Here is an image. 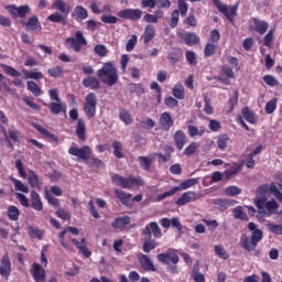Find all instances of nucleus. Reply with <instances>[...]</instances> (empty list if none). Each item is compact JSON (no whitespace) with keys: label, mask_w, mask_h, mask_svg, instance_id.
Masks as SVG:
<instances>
[{"label":"nucleus","mask_w":282,"mask_h":282,"mask_svg":"<svg viewBox=\"0 0 282 282\" xmlns=\"http://www.w3.org/2000/svg\"><path fill=\"white\" fill-rule=\"evenodd\" d=\"M248 230L251 232V236L243 234L240 237V246L246 252H254L259 242L263 240V230L259 229V226L254 223L248 224Z\"/></svg>","instance_id":"nucleus-1"},{"label":"nucleus","mask_w":282,"mask_h":282,"mask_svg":"<svg viewBox=\"0 0 282 282\" xmlns=\"http://www.w3.org/2000/svg\"><path fill=\"white\" fill-rule=\"evenodd\" d=\"M97 76L104 85H107L108 87H113L118 83V68H116V65L113 63H106L104 66L97 70Z\"/></svg>","instance_id":"nucleus-2"},{"label":"nucleus","mask_w":282,"mask_h":282,"mask_svg":"<svg viewBox=\"0 0 282 282\" xmlns=\"http://www.w3.org/2000/svg\"><path fill=\"white\" fill-rule=\"evenodd\" d=\"M111 180L112 183L116 184V186H121V188H133V186H144V181L135 176L124 177L118 174H113Z\"/></svg>","instance_id":"nucleus-3"},{"label":"nucleus","mask_w":282,"mask_h":282,"mask_svg":"<svg viewBox=\"0 0 282 282\" xmlns=\"http://www.w3.org/2000/svg\"><path fill=\"white\" fill-rule=\"evenodd\" d=\"M214 6L217 8L218 12H221L226 17V19L232 23L235 21V17H237V10H239V2L236 4L228 7L224 4L220 0H212Z\"/></svg>","instance_id":"nucleus-4"},{"label":"nucleus","mask_w":282,"mask_h":282,"mask_svg":"<svg viewBox=\"0 0 282 282\" xmlns=\"http://www.w3.org/2000/svg\"><path fill=\"white\" fill-rule=\"evenodd\" d=\"M68 155H73V158H78V160L87 162V160L91 158V148H89V145L78 148L73 143L68 149Z\"/></svg>","instance_id":"nucleus-5"},{"label":"nucleus","mask_w":282,"mask_h":282,"mask_svg":"<svg viewBox=\"0 0 282 282\" xmlns=\"http://www.w3.org/2000/svg\"><path fill=\"white\" fill-rule=\"evenodd\" d=\"M257 208L260 217H272V215H276V210H279V203L272 198L271 200H265L262 207Z\"/></svg>","instance_id":"nucleus-6"},{"label":"nucleus","mask_w":282,"mask_h":282,"mask_svg":"<svg viewBox=\"0 0 282 282\" xmlns=\"http://www.w3.org/2000/svg\"><path fill=\"white\" fill-rule=\"evenodd\" d=\"M66 43L69 45L70 50H74V52L78 53L80 50H83V45H87V40L80 31H76L75 37H68Z\"/></svg>","instance_id":"nucleus-7"},{"label":"nucleus","mask_w":282,"mask_h":282,"mask_svg":"<svg viewBox=\"0 0 282 282\" xmlns=\"http://www.w3.org/2000/svg\"><path fill=\"white\" fill-rule=\"evenodd\" d=\"M158 260L166 265H171V263L177 265V263H180V256H177V250L169 249L165 253H159Z\"/></svg>","instance_id":"nucleus-8"},{"label":"nucleus","mask_w":282,"mask_h":282,"mask_svg":"<svg viewBox=\"0 0 282 282\" xmlns=\"http://www.w3.org/2000/svg\"><path fill=\"white\" fill-rule=\"evenodd\" d=\"M268 191H270L268 185H260L258 187L253 199V204L257 208H262L263 204L268 202Z\"/></svg>","instance_id":"nucleus-9"},{"label":"nucleus","mask_w":282,"mask_h":282,"mask_svg":"<svg viewBox=\"0 0 282 282\" xmlns=\"http://www.w3.org/2000/svg\"><path fill=\"white\" fill-rule=\"evenodd\" d=\"M142 10L140 9H122L117 13L119 19H128L129 21H140L142 19Z\"/></svg>","instance_id":"nucleus-10"},{"label":"nucleus","mask_w":282,"mask_h":282,"mask_svg":"<svg viewBox=\"0 0 282 282\" xmlns=\"http://www.w3.org/2000/svg\"><path fill=\"white\" fill-rule=\"evenodd\" d=\"M6 9L12 15L13 19H17L18 17L20 19H23L25 18L26 14H30L32 12V9L28 4L20 6V7L9 6Z\"/></svg>","instance_id":"nucleus-11"},{"label":"nucleus","mask_w":282,"mask_h":282,"mask_svg":"<svg viewBox=\"0 0 282 282\" xmlns=\"http://www.w3.org/2000/svg\"><path fill=\"white\" fill-rule=\"evenodd\" d=\"M96 95L94 93L88 94L84 107V113H86L87 118H94L96 116Z\"/></svg>","instance_id":"nucleus-12"},{"label":"nucleus","mask_w":282,"mask_h":282,"mask_svg":"<svg viewBox=\"0 0 282 282\" xmlns=\"http://www.w3.org/2000/svg\"><path fill=\"white\" fill-rule=\"evenodd\" d=\"M158 246H160V242L151 238V235L149 234V229L145 230L143 236V247H142L143 252H145V254H149V252H151V250H155Z\"/></svg>","instance_id":"nucleus-13"},{"label":"nucleus","mask_w":282,"mask_h":282,"mask_svg":"<svg viewBox=\"0 0 282 282\" xmlns=\"http://www.w3.org/2000/svg\"><path fill=\"white\" fill-rule=\"evenodd\" d=\"M149 232L151 239H153V237L155 239H162V229H160V225H158V223L152 221L150 224H148L143 230H142V236H144V234Z\"/></svg>","instance_id":"nucleus-14"},{"label":"nucleus","mask_w":282,"mask_h":282,"mask_svg":"<svg viewBox=\"0 0 282 282\" xmlns=\"http://www.w3.org/2000/svg\"><path fill=\"white\" fill-rule=\"evenodd\" d=\"M31 274L35 282H45L47 281V275L45 274V269L39 263H33L31 269Z\"/></svg>","instance_id":"nucleus-15"},{"label":"nucleus","mask_w":282,"mask_h":282,"mask_svg":"<svg viewBox=\"0 0 282 282\" xmlns=\"http://www.w3.org/2000/svg\"><path fill=\"white\" fill-rule=\"evenodd\" d=\"M199 199V196L195 192H185L176 202V206H186V204H191V202H195Z\"/></svg>","instance_id":"nucleus-16"},{"label":"nucleus","mask_w":282,"mask_h":282,"mask_svg":"<svg viewBox=\"0 0 282 282\" xmlns=\"http://www.w3.org/2000/svg\"><path fill=\"white\" fill-rule=\"evenodd\" d=\"M25 30L26 32H41L43 30V26L41 25V22L39 21L37 15H32L25 23Z\"/></svg>","instance_id":"nucleus-17"},{"label":"nucleus","mask_w":282,"mask_h":282,"mask_svg":"<svg viewBox=\"0 0 282 282\" xmlns=\"http://www.w3.org/2000/svg\"><path fill=\"white\" fill-rule=\"evenodd\" d=\"M139 262L143 270H147V272H155V265L153 264V261L149 256L144 253H139Z\"/></svg>","instance_id":"nucleus-18"},{"label":"nucleus","mask_w":282,"mask_h":282,"mask_svg":"<svg viewBox=\"0 0 282 282\" xmlns=\"http://www.w3.org/2000/svg\"><path fill=\"white\" fill-rule=\"evenodd\" d=\"M10 272H12V262H10V257L6 254L0 261V275L10 276Z\"/></svg>","instance_id":"nucleus-19"},{"label":"nucleus","mask_w":282,"mask_h":282,"mask_svg":"<svg viewBox=\"0 0 282 282\" xmlns=\"http://www.w3.org/2000/svg\"><path fill=\"white\" fill-rule=\"evenodd\" d=\"M159 124L163 131H169L173 127V118L170 112H163L159 119Z\"/></svg>","instance_id":"nucleus-20"},{"label":"nucleus","mask_w":282,"mask_h":282,"mask_svg":"<svg viewBox=\"0 0 282 282\" xmlns=\"http://www.w3.org/2000/svg\"><path fill=\"white\" fill-rule=\"evenodd\" d=\"M243 161H239L238 163H234L232 166L225 172H223V175L226 180L234 177V175H237L239 171L243 169Z\"/></svg>","instance_id":"nucleus-21"},{"label":"nucleus","mask_w":282,"mask_h":282,"mask_svg":"<svg viewBox=\"0 0 282 282\" xmlns=\"http://www.w3.org/2000/svg\"><path fill=\"white\" fill-rule=\"evenodd\" d=\"M31 208L37 213L43 210V200H41V195L34 191L31 192Z\"/></svg>","instance_id":"nucleus-22"},{"label":"nucleus","mask_w":282,"mask_h":282,"mask_svg":"<svg viewBox=\"0 0 282 282\" xmlns=\"http://www.w3.org/2000/svg\"><path fill=\"white\" fill-rule=\"evenodd\" d=\"M67 232H72V235L80 234V231L76 227H67L59 234V243L65 250H69V245L65 242V235H67Z\"/></svg>","instance_id":"nucleus-23"},{"label":"nucleus","mask_w":282,"mask_h":282,"mask_svg":"<svg viewBox=\"0 0 282 282\" xmlns=\"http://www.w3.org/2000/svg\"><path fill=\"white\" fill-rule=\"evenodd\" d=\"M72 242L74 243V246L77 247L79 252L84 254V257H91V251H89V249L87 248V240L85 238H82L80 241H78L77 239H73Z\"/></svg>","instance_id":"nucleus-24"},{"label":"nucleus","mask_w":282,"mask_h":282,"mask_svg":"<svg viewBox=\"0 0 282 282\" xmlns=\"http://www.w3.org/2000/svg\"><path fill=\"white\" fill-rule=\"evenodd\" d=\"M116 196L117 198L123 204V206L131 207V197H133L130 193H126L122 189H116Z\"/></svg>","instance_id":"nucleus-25"},{"label":"nucleus","mask_w":282,"mask_h":282,"mask_svg":"<svg viewBox=\"0 0 282 282\" xmlns=\"http://www.w3.org/2000/svg\"><path fill=\"white\" fill-rule=\"evenodd\" d=\"M181 39L189 47H192L193 45H197L199 43V36H197V33H183L181 35Z\"/></svg>","instance_id":"nucleus-26"},{"label":"nucleus","mask_w":282,"mask_h":282,"mask_svg":"<svg viewBox=\"0 0 282 282\" xmlns=\"http://www.w3.org/2000/svg\"><path fill=\"white\" fill-rule=\"evenodd\" d=\"M174 141L176 144V149H178V151H182V149H184V145L187 142V138L184 131L177 130L174 134Z\"/></svg>","instance_id":"nucleus-27"},{"label":"nucleus","mask_w":282,"mask_h":282,"mask_svg":"<svg viewBox=\"0 0 282 282\" xmlns=\"http://www.w3.org/2000/svg\"><path fill=\"white\" fill-rule=\"evenodd\" d=\"M73 19H76V21H85L87 17H89V13L87 12V9H85L83 6L75 7L73 13Z\"/></svg>","instance_id":"nucleus-28"},{"label":"nucleus","mask_w":282,"mask_h":282,"mask_svg":"<svg viewBox=\"0 0 282 282\" xmlns=\"http://www.w3.org/2000/svg\"><path fill=\"white\" fill-rule=\"evenodd\" d=\"M191 278L195 282H206V276L204 275V273L199 272V261H196L194 263Z\"/></svg>","instance_id":"nucleus-29"},{"label":"nucleus","mask_w":282,"mask_h":282,"mask_svg":"<svg viewBox=\"0 0 282 282\" xmlns=\"http://www.w3.org/2000/svg\"><path fill=\"white\" fill-rule=\"evenodd\" d=\"M128 224H131V217L129 216H123L116 218L112 223L111 226L116 230H120V228H124V226H128Z\"/></svg>","instance_id":"nucleus-30"},{"label":"nucleus","mask_w":282,"mask_h":282,"mask_svg":"<svg viewBox=\"0 0 282 282\" xmlns=\"http://www.w3.org/2000/svg\"><path fill=\"white\" fill-rule=\"evenodd\" d=\"M50 109L51 113H54V116H58L61 111H63V113L67 112V106L63 104V101L51 102Z\"/></svg>","instance_id":"nucleus-31"},{"label":"nucleus","mask_w":282,"mask_h":282,"mask_svg":"<svg viewBox=\"0 0 282 282\" xmlns=\"http://www.w3.org/2000/svg\"><path fill=\"white\" fill-rule=\"evenodd\" d=\"M253 26L258 34L263 35L265 32H268L269 24L265 21L253 18Z\"/></svg>","instance_id":"nucleus-32"},{"label":"nucleus","mask_w":282,"mask_h":282,"mask_svg":"<svg viewBox=\"0 0 282 282\" xmlns=\"http://www.w3.org/2000/svg\"><path fill=\"white\" fill-rule=\"evenodd\" d=\"M28 180L31 188H41V186H43V183L41 180H39V175H36V173H34L32 170H29Z\"/></svg>","instance_id":"nucleus-33"},{"label":"nucleus","mask_w":282,"mask_h":282,"mask_svg":"<svg viewBox=\"0 0 282 282\" xmlns=\"http://www.w3.org/2000/svg\"><path fill=\"white\" fill-rule=\"evenodd\" d=\"M153 39H155V28L151 24H148L143 33V43L147 45V43L153 41Z\"/></svg>","instance_id":"nucleus-34"},{"label":"nucleus","mask_w":282,"mask_h":282,"mask_svg":"<svg viewBox=\"0 0 282 282\" xmlns=\"http://www.w3.org/2000/svg\"><path fill=\"white\" fill-rule=\"evenodd\" d=\"M84 87H89L90 89H100V82L96 77L88 76L83 79Z\"/></svg>","instance_id":"nucleus-35"},{"label":"nucleus","mask_w":282,"mask_h":282,"mask_svg":"<svg viewBox=\"0 0 282 282\" xmlns=\"http://www.w3.org/2000/svg\"><path fill=\"white\" fill-rule=\"evenodd\" d=\"M52 8L59 10L62 14L66 17L69 14V7L63 0H55L52 4Z\"/></svg>","instance_id":"nucleus-36"},{"label":"nucleus","mask_w":282,"mask_h":282,"mask_svg":"<svg viewBox=\"0 0 282 282\" xmlns=\"http://www.w3.org/2000/svg\"><path fill=\"white\" fill-rule=\"evenodd\" d=\"M172 95L177 100H184V98H185L184 85H182L180 83L174 85V87L172 89Z\"/></svg>","instance_id":"nucleus-37"},{"label":"nucleus","mask_w":282,"mask_h":282,"mask_svg":"<svg viewBox=\"0 0 282 282\" xmlns=\"http://www.w3.org/2000/svg\"><path fill=\"white\" fill-rule=\"evenodd\" d=\"M86 132H87V127L85 126V121L83 119H78L77 127H76L77 138H79V140L85 141Z\"/></svg>","instance_id":"nucleus-38"},{"label":"nucleus","mask_w":282,"mask_h":282,"mask_svg":"<svg viewBox=\"0 0 282 282\" xmlns=\"http://www.w3.org/2000/svg\"><path fill=\"white\" fill-rule=\"evenodd\" d=\"M242 117L245 118V120H247L250 124H254V122H257V116L254 115V112L252 110H250V108L245 107L242 109Z\"/></svg>","instance_id":"nucleus-39"},{"label":"nucleus","mask_w":282,"mask_h":282,"mask_svg":"<svg viewBox=\"0 0 282 282\" xmlns=\"http://www.w3.org/2000/svg\"><path fill=\"white\" fill-rule=\"evenodd\" d=\"M196 184H199V178H188V180L182 182L180 184L178 188H180V191H186L187 188L196 186Z\"/></svg>","instance_id":"nucleus-40"},{"label":"nucleus","mask_w":282,"mask_h":282,"mask_svg":"<svg viewBox=\"0 0 282 282\" xmlns=\"http://www.w3.org/2000/svg\"><path fill=\"white\" fill-rule=\"evenodd\" d=\"M9 180H11L15 186V191H20L21 193H30V187H28V185L23 184V182L14 178V177H9Z\"/></svg>","instance_id":"nucleus-41"},{"label":"nucleus","mask_w":282,"mask_h":282,"mask_svg":"<svg viewBox=\"0 0 282 282\" xmlns=\"http://www.w3.org/2000/svg\"><path fill=\"white\" fill-rule=\"evenodd\" d=\"M23 74L26 80H30V78H32L33 80H41V78H43V73L41 72L24 70Z\"/></svg>","instance_id":"nucleus-42"},{"label":"nucleus","mask_w":282,"mask_h":282,"mask_svg":"<svg viewBox=\"0 0 282 282\" xmlns=\"http://www.w3.org/2000/svg\"><path fill=\"white\" fill-rule=\"evenodd\" d=\"M0 67L8 74L9 76H12V78H19L21 76V73L12 66H8L6 64H0Z\"/></svg>","instance_id":"nucleus-43"},{"label":"nucleus","mask_w":282,"mask_h":282,"mask_svg":"<svg viewBox=\"0 0 282 282\" xmlns=\"http://www.w3.org/2000/svg\"><path fill=\"white\" fill-rule=\"evenodd\" d=\"M119 118L121 122H124V124H131L133 122V117H131V113H129L126 109L120 110Z\"/></svg>","instance_id":"nucleus-44"},{"label":"nucleus","mask_w":282,"mask_h":282,"mask_svg":"<svg viewBox=\"0 0 282 282\" xmlns=\"http://www.w3.org/2000/svg\"><path fill=\"white\" fill-rule=\"evenodd\" d=\"M235 219H241V221H248V214L243 212V207L238 206L234 209Z\"/></svg>","instance_id":"nucleus-45"},{"label":"nucleus","mask_w":282,"mask_h":282,"mask_svg":"<svg viewBox=\"0 0 282 282\" xmlns=\"http://www.w3.org/2000/svg\"><path fill=\"white\" fill-rule=\"evenodd\" d=\"M228 142H230V138H228V135L223 134L218 137V140H217L218 149L220 151H226V149H228Z\"/></svg>","instance_id":"nucleus-46"},{"label":"nucleus","mask_w":282,"mask_h":282,"mask_svg":"<svg viewBox=\"0 0 282 282\" xmlns=\"http://www.w3.org/2000/svg\"><path fill=\"white\" fill-rule=\"evenodd\" d=\"M47 74L51 76V78H61V76H63V66L57 65L53 68H48Z\"/></svg>","instance_id":"nucleus-47"},{"label":"nucleus","mask_w":282,"mask_h":282,"mask_svg":"<svg viewBox=\"0 0 282 282\" xmlns=\"http://www.w3.org/2000/svg\"><path fill=\"white\" fill-rule=\"evenodd\" d=\"M224 193L225 195H227V197H235L236 195H241V188H239L238 186L231 185L226 187Z\"/></svg>","instance_id":"nucleus-48"},{"label":"nucleus","mask_w":282,"mask_h":282,"mask_svg":"<svg viewBox=\"0 0 282 282\" xmlns=\"http://www.w3.org/2000/svg\"><path fill=\"white\" fill-rule=\"evenodd\" d=\"M19 208L14 205H11L8 207V217L9 219H11V221H17V219H19Z\"/></svg>","instance_id":"nucleus-49"},{"label":"nucleus","mask_w":282,"mask_h":282,"mask_svg":"<svg viewBox=\"0 0 282 282\" xmlns=\"http://www.w3.org/2000/svg\"><path fill=\"white\" fill-rule=\"evenodd\" d=\"M113 155L118 158V160L122 159V143L118 140L112 142Z\"/></svg>","instance_id":"nucleus-50"},{"label":"nucleus","mask_w":282,"mask_h":282,"mask_svg":"<svg viewBox=\"0 0 282 282\" xmlns=\"http://www.w3.org/2000/svg\"><path fill=\"white\" fill-rule=\"evenodd\" d=\"M26 87H28L29 91H31V94H33V96H35L36 98H39V96H41V88H40V86L36 85V83L28 82Z\"/></svg>","instance_id":"nucleus-51"},{"label":"nucleus","mask_w":282,"mask_h":282,"mask_svg":"<svg viewBox=\"0 0 282 282\" xmlns=\"http://www.w3.org/2000/svg\"><path fill=\"white\" fill-rule=\"evenodd\" d=\"M217 47H219V44H214L212 42H207L204 48L205 56H213L215 54Z\"/></svg>","instance_id":"nucleus-52"},{"label":"nucleus","mask_w":282,"mask_h":282,"mask_svg":"<svg viewBox=\"0 0 282 282\" xmlns=\"http://www.w3.org/2000/svg\"><path fill=\"white\" fill-rule=\"evenodd\" d=\"M219 39H221V34L219 33V30L214 29L209 33L208 43H214L215 45H219Z\"/></svg>","instance_id":"nucleus-53"},{"label":"nucleus","mask_w":282,"mask_h":282,"mask_svg":"<svg viewBox=\"0 0 282 282\" xmlns=\"http://www.w3.org/2000/svg\"><path fill=\"white\" fill-rule=\"evenodd\" d=\"M180 186H175L172 189L161 194L158 196L159 202H162V199H166V197H173V195H175V193H180Z\"/></svg>","instance_id":"nucleus-54"},{"label":"nucleus","mask_w":282,"mask_h":282,"mask_svg":"<svg viewBox=\"0 0 282 282\" xmlns=\"http://www.w3.org/2000/svg\"><path fill=\"white\" fill-rule=\"evenodd\" d=\"M177 6H178V14H181V17H186L188 12V4L186 3V0H178Z\"/></svg>","instance_id":"nucleus-55"},{"label":"nucleus","mask_w":282,"mask_h":282,"mask_svg":"<svg viewBox=\"0 0 282 282\" xmlns=\"http://www.w3.org/2000/svg\"><path fill=\"white\" fill-rule=\"evenodd\" d=\"M177 23H180V10H174L171 14L170 28H177Z\"/></svg>","instance_id":"nucleus-56"},{"label":"nucleus","mask_w":282,"mask_h":282,"mask_svg":"<svg viewBox=\"0 0 282 282\" xmlns=\"http://www.w3.org/2000/svg\"><path fill=\"white\" fill-rule=\"evenodd\" d=\"M263 82H264L265 85H268L269 87H278V85H279V80L275 79V77L272 76V75H264V76H263Z\"/></svg>","instance_id":"nucleus-57"},{"label":"nucleus","mask_w":282,"mask_h":282,"mask_svg":"<svg viewBox=\"0 0 282 282\" xmlns=\"http://www.w3.org/2000/svg\"><path fill=\"white\" fill-rule=\"evenodd\" d=\"M269 232L273 235H282V225H274L272 223L267 224Z\"/></svg>","instance_id":"nucleus-58"},{"label":"nucleus","mask_w":282,"mask_h":282,"mask_svg":"<svg viewBox=\"0 0 282 282\" xmlns=\"http://www.w3.org/2000/svg\"><path fill=\"white\" fill-rule=\"evenodd\" d=\"M270 193H272L273 197H275L276 202L282 203V193L279 191L276 185L272 184L269 186Z\"/></svg>","instance_id":"nucleus-59"},{"label":"nucleus","mask_w":282,"mask_h":282,"mask_svg":"<svg viewBox=\"0 0 282 282\" xmlns=\"http://www.w3.org/2000/svg\"><path fill=\"white\" fill-rule=\"evenodd\" d=\"M135 45H138V35H132L126 44V51L133 52Z\"/></svg>","instance_id":"nucleus-60"},{"label":"nucleus","mask_w":282,"mask_h":282,"mask_svg":"<svg viewBox=\"0 0 282 282\" xmlns=\"http://www.w3.org/2000/svg\"><path fill=\"white\" fill-rule=\"evenodd\" d=\"M55 215L59 217V219H64V220L72 219V213H69V210L67 209L61 208L57 212H55Z\"/></svg>","instance_id":"nucleus-61"},{"label":"nucleus","mask_w":282,"mask_h":282,"mask_svg":"<svg viewBox=\"0 0 282 282\" xmlns=\"http://www.w3.org/2000/svg\"><path fill=\"white\" fill-rule=\"evenodd\" d=\"M265 113H274L276 110V99H271L269 102L265 105Z\"/></svg>","instance_id":"nucleus-62"},{"label":"nucleus","mask_w":282,"mask_h":282,"mask_svg":"<svg viewBox=\"0 0 282 282\" xmlns=\"http://www.w3.org/2000/svg\"><path fill=\"white\" fill-rule=\"evenodd\" d=\"M119 19L116 18L115 15H101V22L102 23H108L110 25H116L118 23Z\"/></svg>","instance_id":"nucleus-63"},{"label":"nucleus","mask_w":282,"mask_h":282,"mask_svg":"<svg viewBox=\"0 0 282 282\" xmlns=\"http://www.w3.org/2000/svg\"><path fill=\"white\" fill-rule=\"evenodd\" d=\"M109 51L107 50V46L102 45V44H98L95 46V54H97V56H107V53Z\"/></svg>","instance_id":"nucleus-64"}]
</instances>
